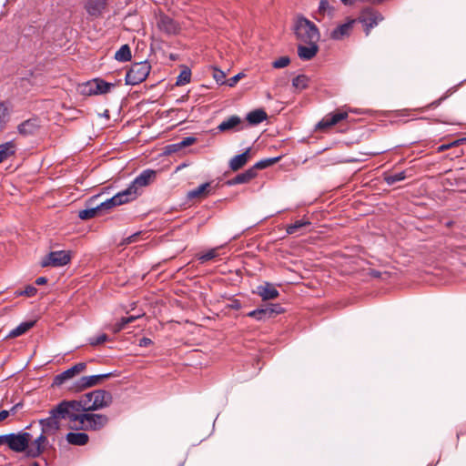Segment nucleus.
I'll return each mask as SVG.
<instances>
[{
  "label": "nucleus",
  "instance_id": "f257e3e1",
  "mask_svg": "<svg viewBox=\"0 0 466 466\" xmlns=\"http://www.w3.org/2000/svg\"><path fill=\"white\" fill-rule=\"evenodd\" d=\"M62 419L68 420L70 421V413L68 410H66V408L64 406V403L60 402L49 411V416L47 418L41 419L39 420V424L44 435H55L61 427L60 420Z\"/></svg>",
  "mask_w": 466,
  "mask_h": 466
},
{
  "label": "nucleus",
  "instance_id": "f03ea898",
  "mask_svg": "<svg viewBox=\"0 0 466 466\" xmlns=\"http://www.w3.org/2000/svg\"><path fill=\"white\" fill-rule=\"evenodd\" d=\"M293 30L296 38L303 44L318 43L319 33L317 25L305 17H298L294 23Z\"/></svg>",
  "mask_w": 466,
  "mask_h": 466
},
{
  "label": "nucleus",
  "instance_id": "7ed1b4c3",
  "mask_svg": "<svg viewBox=\"0 0 466 466\" xmlns=\"http://www.w3.org/2000/svg\"><path fill=\"white\" fill-rule=\"evenodd\" d=\"M77 417L78 419L76 423H73L72 428L84 431H99L108 422V418L103 414L88 412Z\"/></svg>",
  "mask_w": 466,
  "mask_h": 466
},
{
  "label": "nucleus",
  "instance_id": "20e7f679",
  "mask_svg": "<svg viewBox=\"0 0 466 466\" xmlns=\"http://www.w3.org/2000/svg\"><path fill=\"white\" fill-rule=\"evenodd\" d=\"M93 399L90 397V392L85 394L78 400H63L64 406L70 413V422L76 423L79 415L88 413L94 410L91 408Z\"/></svg>",
  "mask_w": 466,
  "mask_h": 466
},
{
  "label": "nucleus",
  "instance_id": "39448f33",
  "mask_svg": "<svg viewBox=\"0 0 466 466\" xmlns=\"http://www.w3.org/2000/svg\"><path fill=\"white\" fill-rule=\"evenodd\" d=\"M151 70L147 61L134 63L126 75V83L136 86L146 80Z\"/></svg>",
  "mask_w": 466,
  "mask_h": 466
},
{
  "label": "nucleus",
  "instance_id": "423d86ee",
  "mask_svg": "<svg viewBox=\"0 0 466 466\" xmlns=\"http://www.w3.org/2000/svg\"><path fill=\"white\" fill-rule=\"evenodd\" d=\"M31 438L32 436L28 432L10 433L5 435V444L15 452L27 451Z\"/></svg>",
  "mask_w": 466,
  "mask_h": 466
},
{
  "label": "nucleus",
  "instance_id": "0eeeda50",
  "mask_svg": "<svg viewBox=\"0 0 466 466\" xmlns=\"http://www.w3.org/2000/svg\"><path fill=\"white\" fill-rule=\"evenodd\" d=\"M70 253L66 250L50 252L41 262L42 267H62L69 263Z\"/></svg>",
  "mask_w": 466,
  "mask_h": 466
},
{
  "label": "nucleus",
  "instance_id": "6e6552de",
  "mask_svg": "<svg viewBox=\"0 0 466 466\" xmlns=\"http://www.w3.org/2000/svg\"><path fill=\"white\" fill-rule=\"evenodd\" d=\"M282 311L283 309L280 305L269 304L264 308H259L248 312L247 316L261 321L273 318L276 315L280 314Z\"/></svg>",
  "mask_w": 466,
  "mask_h": 466
},
{
  "label": "nucleus",
  "instance_id": "1a4fd4ad",
  "mask_svg": "<svg viewBox=\"0 0 466 466\" xmlns=\"http://www.w3.org/2000/svg\"><path fill=\"white\" fill-rule=\"evenodd\" d=\"M90 397L93 399L91 408L94 410L106 408L112 402V395L104 390H96L90 392Z\"/></svg>",
  "mask_w": 466,
  "mask_h": 466
},
{
  "label": "nucleus",
  "instance_id": "9d476101",
  "mask_svg": "<svg viewBox=\"0 0 466 466\" xmlns=\"http://www.w3.org/2000/svg\"><path fill=\"white\" fill-rule=\"evenodd\" d=\"M86 368V363L79 362L74 365L73 367L67 369L66 370L63 371L62 373L56 375L54 379V384L56 386H60L64 384L68 380H71L72 378L76 377L82 371H84Z\"/></svg>",
  "mask_w": 466,
  "mask_h": 466
},
{
  "label": "nucleus",
  "instance_id": "9b49d317",
  "mask_svg": "<svg viewBox=\"0 0 466 466\" xmlns=\"http://www.w3.org/2000/svg\"><path fill=\"white\" fill-rule=\"evenodd\" d=\"M360 20L366 27V35H369L370 28L377 25L378 23L382 20V16L373 9L367 8L361 12Z\"/></svg>",
  "mask_w": 466,
  "mask_h": 466
},
{
  "label": "nucleus",
  "instance_id": "f8f14e48",
  "mask_svg": "<svg viewBox=\"0 0 466 466\" xmlns=\"http://www.w3.org/2000/svg\"><path fill=\"white\" fill-rule=\"evenodd\" d=\"M46 435L43 432L31 443H28L27 456L35 458L38 457L46 448L48 444Z\"/></svg>",
  "mask_w": 466,
  "mask_h": 466
},
{
  "label": "nucleus",
  "instance_id": "ddd939ff",
  "mask_svg": "<svg viewBox=\"0 0 466 466\" xmlns=\"http://www.w3.org/2000/svg\"><path fill=\"white\" fill-rule=\"evenodd\" d=\"M114 376L115 374L113 372L100 375L84 376L77 382V389L79 390H83L85 389L99 384L104 379H108Z\"/></svg>",
  "mask_w": 466,
  "mask_h": 466
},
{
  "label": "nucleus",
  "instance_id": "4468645a",
  "mask_svg": "<svg viewBox=\"0 0 466 466\" xmlns=\"http://www.w3.org/2000/svg\"><path fill=\"white\" fill-rule=\"evenodd\" d=\"M107 5L106 0H86L85 9L92 17L102 15Z\"/></svg>",
  "mask_w": 466,
  "mask_h": 466
},
{
  "label": "nucleus",
  "instance_id": "2eb2a0df",
  "mask_svg": "<svg viewBox=\"0 0 466 466\" xmlns=\"http://www.w3.org/2000/svg\"><path fill=\"white\" fill-rule=\"evenodd\" d=\"M156 177V171L146 169L142 171L133 181V187L142 193V188L148 186Z\"/></svg>",
  "mask_w": 466,
  "mask_h": 466
},
{
  "label": "nucleus",
  "instance_id": "dca6fc26",
  "mask_svg": "<svg viewBox=\"0 0 466 466\" xmlns=\"http://www.w3.org/2000/svg\"><path fill=\"white\" fill-rule=\"evenodd\" d=\"M40 127L39 120L37 118H29L17 127V131L22 136H31L37 132Z\"/></svg>",
  "mask_w": 466,
  "mask_h": 466
},
{
  "label": "nucleus",
  "instance_id": "f3484780",
  "mask_svg": "<svg viewBox=\"0 0 466 466\" xmlns=\"http://www.w3.org/2000/svg\"><path fill=\"white\" fill-rule=\"evenodd\" d=\"M140 195L141 192L133 187L131 182L126 189L116 193V198H118L119 202L123 205L137 199Z\"/></svg>",
  "mask_w": 466,
  "mask_h": 466
},
{
  "label": "nucleus",
  "instance_id": "a211bd4d",
  "mask_svg": "<svg viewBox=\"0 0 466 466\" xmlns=\"http://www.w3.org/2000/svg\"><path fill=\"white\" fill-rule=\"evenodd\" d=\"M319 51L318 43L304 44L301 43L298 46V55L302 60H310Z\"/></svg>",
  "mask_w": 466,
  "mask_h": 466
},
{
  "label": "nucleus",
  "instance_id": "6ab92c4d",
  "mask_svg": "<svg viewBox=\"0 0 466 466\" xmlns=\"http://www.w3.org/2000/svg\"><path fill=\"white\" fill-rule=\"evenodd\" d=\"M257 294L262 299V300L274 299L279 295L278 289L270 283L259 285L257 288Z\"/></svg>",
  "mask_w": 466,
  "mask_h": 466
},
{
  "label": "nucleus",
  "instance_id": "aec40b11",
  "mask_svg": "<svg viewBox=\"0 0 466 466\" xmlns=\"http://www.w3.org/2000/svg\"><path fill=\"white\" fill-rule=\"evenodd\" d=\"M347 116L348 113L341 110L328 114L322 118V130L338 124L341 120L347 118Z\"/></svg>",
  "mask_w": 466,
  "mask_h": 466
},
{
  "label": "nucleus",
  "instance_id": "412c9836",
  "mask_svg": "<svg viewBox=\"0 0 466 466\" xmlns=\"http://www.w3.org/2000/svg\"><path fill=\"white\" fill-rule=\"evenodd\" d=\"M158 28L167 34H176L178 27L175 21L167 15H160L157 19Z\"/></svg>",
  "mask_w": 466,
  "mask_h": 466
},
{
  "label": "nucleus",
  "instance_id": "4be33fe9",
  "mask_svg": "<svg viewBox=\"0 0 466 466\" xmlns=\"http://www.w3.org/2000/svg\"><path fill=\"white\" fill-rule=\"evenodd\" d=\"M250 147L247 148L242 154L233 157L229 161V167L232 171H238L243 167L250 158Z\"/></svg>",
  "mask_w": 466,
  "mask_h": 466
},
{
  "label": "nucleus",
  "instance_id": "5701e85b",
  "mask_svg": "<svg viewBox=\"0 0 466 466\" xmlns=\"http://www.w3.org/2000/svg\"><path fill=\"white\" fill-rule=\"evenodd\" d=\"M257 177V172L254 168L250 167L247 169L246 171L237 175L235 177H233L231 180L228 182V185H238V184H244L249 182L251 179Z\"/></svg>",
  "mask_w": 466,
  "mask_h": 466
},
{
  "label": "nucleus",
  "instance_id": "b1692460",
  "mask_svg": "<svg viewBox=\"0 0 466 466\" xmlns=\"http://www.w3.org/2000/svg\"><path fill=\"white\" fill-rule=\"evenodd\" d=\"M210 188H211V185L209 182L201 184L197 188L188 191L187 194V198L188 199L204 198L209 195Z\"/></svg>",
  "mask_w": 466,
  "mask_h": 466
},
{
  "label": "nucleus",
  "instance_id": "393cba45",
  "mask_svg": "<svg viewBox=\"0 0 466 466\" xmlns=\"http://www.w3.org/2000/svg\"><path fill=\"white\" fill-rule=\"evenodd\" d=\"M66 440L71 445L83 446L88 442L89 437L84 432H68Z\"/></svg>",
  "mask_w": 466,
  "mask_h": 466
},
{
  "label": "nucleus",
  "instance_id": "a878e982",
  "mask_svg": "<svg viewBox=\"0 0 466 466\" xmlns=\"http://www.w3.org/2000/svg\"><path fill=\"white\" fill-rule=\"evenodd\" d=\"M241 123V118L238 116H231L228 119L222 121L218 129L221 132L228 131L235 128Z\"/></svg>",
  "mask_w": 466,
  "mask_h": 466
},
{
  "label": "nucleus",
  "instance_id": "bb28decb",
  "mask_svg": "<svg viewBox=\"0 0 466 466\" xmlns=\"http://www.w3.org/2000/svg\"><path fill=\"white\" fill-rule=\"evenodd\" d=\"M267 116L263 109H256L247 115V120L250 125H258L267 119Z\"/></svg>",
  "mask_w": 466,
  "mask_h": 466
},
{
  "label": "nucleus",
  "instance_id": "cd10ccee",
  "mask_svg": "<svg viewBox=\"0 0 466 466\" xmlns=\"http://www.w3.org/2000/svg\"><path fill=\"white\" fill-rule=\"evenodd\" d=\"M15 145L13 141L5 142L0 145V163L14 155Z\"/></svg>",
  "mask_w": 466,
  "mask_h": 466
},
{
  "label": "nucleus",
  "instance_id": "c85d7f7f",
  "mask_svg": "<svg viewBox=\"0 0 466 466\" xmlns=\"http://www.w3.org/2000/svg\"><path fill=\"white\" fill-rule=\"evenodd\" d=\"M34 325H35V321L22 322L15 329H12L9 332V334L7 335V338L19 337V336L25 334L26 331H28Z\"/></svg>",
  "mask_w": 466,
  "mask_h": 466
},
{
  "label": "nucleus",
  "instance_id": "c756f323",
  "mask_svg": "<svg viewBox=\"0 0 466 466\" xmlns=\"http://www.w3.org/2000/svg\"><path fill=\"white\" fill-rule=\"evenodd\" d=\"M79 92L84 96L98 95L96 79L79 86Z\"/></svg>",
  "mask_w": 466,
  "mask_h": 466
},
{
  "label": "nucleus",
  "instance_id": "7c9ffc66",
  "mask_svg": "<svg viewBox=\"0 0 466 466\" xmlns=\"http://www.w3.org/2000/svg\"><path fill=\"white\" fill-rule=\"evenodd\" d=\"M308 225H309V221L299 219L289 225L286 231L289 235H299L301 233L300 230Z\"/></svg>",
  "mask_w": 466,
  "mask_h": 466
},
{
  "label": "nucleus",
  "instance_id": "2f4dec72",
  "mask_svg": "<svg viewBox=\"0 0 466 466\" xmlns=\"http://www.w3.org/2000/svg\"><path fill=\"white\" fill-rule=\"evenodd\" d=\"M196 142V138L193 137H183L181 139V141L177 142V143H175V144H172L170 145L168 147H169V152H176V151H178L184 147H187L188 146H191L193 145L194 143Z\"/></svg>",
  "mask_w": 466,
  "mask_h": 466
},
{
  "label": "nucleus",
  "instance_id": "473e14b6",
  "mask_svg": "<svg viewBox=\"0 0 466 466\" xmlns=\"http://www.w3.org/2000/svg\"><path fill=\"white\" fill-rule=\"evenodd\" d=\"M352 22L346 23L344 25H341L340 26L337 27L332 33L331 37L334 39H340L344 35H349L350 31L352 28Z\"/></svg>",
  "mask_w": 466,
  "mask_h": 466
},
{
  "label": "nucleus",
  "instance_id": "72a5a7b5",
  "mask_svg": "<svg viewBox=\"0 0 466 466\" xmlns=\"http://www.w3.org/2000/svg\"><path fill=\"white\" fill-rule=\"evenodd\" d=\"M115 58L120 62H127L131 59V50L127 45H123L115 54Z\"/></svg>",
  "mask_w": 466,
  "mask_h": 466
},
{
  "label": "nucleus",
  "instance_id": "f704fd0d",
  "mask_svg": "<svg viewBox=\"0 0 466 466\" xmlns=\"http://www.w3.org/2000/svg\"><path fill=\"white\" fill-rule=\"evenodd\" d=\"M137 318H138L137 316H130V317H127V318H122L119 321H117L116 324H114L112 326L113 332H115V333L119 332L120 330L124 329L128 323L133 322Z\"/></svg>",
  "mask_w": 466,
  "mask_h": 466
},
{
  "label": "nucleus",
  "instance_id": "c9c22d12",
  "mask_svg": "<svg viewBox=\"0 0 466 466\" xmlns=\"http://www.w3.org/2000/svg\"><path fill=\"white\" fill-rule=\"evenodd\" d=\"M9 119V109L4 102H0V132L5 128Z\"/></svg>",
  "mask_w": 466,
  "mask_h": 466
},
{
  "label": "nucleus",
  "instance_id": "e433bc0d",
  "mask_svg": "<svg viewBox=\"0 0 466 466\" xmlns=\"http://www.w3.org/2000/svg\"><path fill=\"white\" fill-rule=\"evenodd\" d=\"M406 178L405 171H400L395 174L385 175L384 180L390 186L394 185L399 181H402Z\"/></svg>",
  "mask_w": 466,
  "mask_h": 466
},
{
  "label": "nucleus",
  "instance_id": "4c0bfd02",
  "mask_svg": "<svg viewBox=\"0 0 466 466\" xmlns=\"http://www.w3.org/2000/svg\"><path fill=\"white\" fill-rule=\"evenodd\" d=\"M309 79L305 75H299L292 80V86L297 90H302L308 86Z\"/></svg>",
  "mask_w": 466,
  "mask_h": 466
},
{
  "label": "nucleus",
  "instance_id": "58836bf2",
  "mask_svg": "<svg viewBox=\"0 0 466 466\" xmlns=\"http://www.w3.org/2000/svg\"><path fill=\"white\" fill-rule=\"evenodd\" d=\"M279 158H280L279 157H277L262 159V160L257 162L252 167V168H254L255 171L257 172V170H258V169H264V168L277 163L279 160Z\"/></svg>",
  "mask_w": 466,
  "mask_h": 466
},
{
  "label": "nucleus",
  "instance_id": "ea45409f",
  "mask_svg": "<svg viewBox=\"0 0 466 466\" xmlns=\"http://www.w3.org/2000/svg\"><path fill=\"white\" fill-rule=\"evenodd\" d=\"M191 72L188 69H184L180 72L178 76L177 77L176 85L177 86H184L190 82Z\"/></svg>",
  "mask_w": 466,
  "mask_h": 466
},
{
  "label": "nucleus",
  "instance_id": "a19ab883",
  "mask_svg": "<svg viewBox=\"0 0 466 466\" xmlns=\"http://www.w3.org/2000/svg\"><path fill=\"white\" fill-rule=\"evenodd\" d=\"M120 205H121V203L119 202V199H118V198H116V194L111 198L106 199V201H104L103 203L98 205L97 207L99 208V210H102V209H109V208H112L113 207L120 206Z\"/></svg>",
  "mask_w": 466,
  "mask_h": 466
},
{
  "label": "nucleus",
  "instance_id": "79ce46f5",
  "mask_svg": "<svg viewBox=\"0 0 466 466\" xmlns=\"http://www.w3.org/2000/svg\"><path fill=\"white\" fill-rule=\"evenodd\" d=\"M99 208L98 207H96V208H88V209H84V210H80L79 213H78V217L81 218V219H89V218H92L96 216V214L99 212Z\"/></svg>",
  "mask_w": 466,
  "mask_h": 466
},
{
  "label": "nucleus",
  "instance_id": "37998d69",
  "mask_svg": "<svg viewBox=\"0 0 466 466\" xmlns=\"http://www.w3.org/2000/svg\"><path fill=\"white\" fill-rule=\"evenodd\" d=\"M217 256H218V249L212 248L203 254L198 255V258L201 262H206V261L213 259Z\"/></svg>",
  "mask_w": 466,
  "mask_h": 466
},
{
  "label": "nucleus",
  "instance_id": "c03bdc74",
  "mask_svg": "<svg viewBox=\"0 0 466 466\" xmlns=\"http://www.w3.org/2000/svg\"><path fill=\"white\" fill-rule=\"evenodd\" d=\"M96 82L97 83V94H106L107 93L111 87L112 84H109L107 82H105L103 80L96 79Z\"/></svg>",
  "mask_w": 466,
  "mask_h": 466
},
{
  "label": "nucleus",
  "instance_id": "a18cd8bd",
  "mask_svg": "<svg viewBox=\"0 0 466 466\" xmlns=\"http://www.w3.org/2000/svg\"><path fill=\"white\" fill-rule=\"evenodd\" d=\"M108 339V337L106 334H100L96 337H92L88 339L89 341V344L92 345V346H97V345H100V344H103L104 342H106V340Z\"/></svg>",
  "mask_w": 466,
  "mask_h": 466
},
{
  "label": "nucleus",
  "instance_id": "49530a36",
  "mask_svg": "<svg viewBox=\"0 0 466 466\" xmlns=\"http://www.w3.org/2000/svg\"><path fill=\"white\" fill-rule=\"evenodd\" d=\"M289 63L290 59L289 56H281L272 63V66L274 68H283L286 67Z\"/></svg>",
  "mask_w": 466,
  "mask_h": 466
},
{
  "label": "nucleus",
  "instance_id": "de8ad7c7",
  "mask_svg": "<svg viewBox=\"0 0 466 466\" xmlns=\"http://www.w3.org/2000/svg\"><path fill=\"white\" fill-rule=\"evenodd\" d=\"M37 289L34 286H27L24 290H19L15 292L16 296H26L33 297L36 294Z\"/></svg>",
  "mask_w": 466,
  "mask_h": 466
},
{
  "label": "nucleus",
  "instance_id": "09e8293b",
  "mask_svg": "<svg viewBox=\"0 0 466 466\" xmlns=\"http://www.w3.org/2000/svg\"><path fill=\"white\" fill-rule=\"evenodd\" d=\"M213 77L216 80V82L219 85H223L226 83V81H225L226 75L220 69L213 68Z\"/></svg>",
  "mask_w": 466,
  "mask_h": 466
},
{
  "label": "nucleus",
  "instance_id": "8fccbe9b",
  "mask_svg": "<svg viewBox=\"0 0 466 466\" xmlns=\"http://www.w3.org/2000/svg\"><path fill=\"white\" fill-rule=\"evenodd\" d=\"M244 76V75L242 73H239V74H237L236 76L230 77L229 79L227 80L226 84L230 86V87H233L236 86V84Z\"/></svg>",
  "mask_w": 466,
  "mask_h": 466
},
{
  "label": "nucleus",
  "instance_id": "3c124183",
  "mask_svg": "<svg viewBox=\"0 0 466 466\" xmlns=\"http://www.w3.org/2000/svg\"><path fill=\"white\" fill-rule=\"evenodd\" d=\"M152 344V340L148 338H142L139 339L140 347H147Z\"/></svg>",
  "mask_w": 466,
  "mask_h": 466
},
{
  "label": "nucleus",
  "instance_id": "603ef678",
  "mask_svg": "<svg viewBox=\"0 0 466 466\" xmlns=\"http://www.w3.org/2000/svg\"><path fill=\"white\" fill-rule=\"evenodd\" d=\"M47 282V279L46 277H39L35 279L36 285H44Z\"/></svg>",
  "mask_w": 466,
  "mask_h": 466
},
{
  "label": "nucleus",
  "instance_id": "864d4df0",
  "mask_svg": "<svg viewBox=\"0 0 466 466\" xmlns=\"http://www.w3.org/2000/svg\"><path fill=\"white\" fill-rule=\"evenodd\" d=\"M8 416H9L8 410H1L0 411V421H3L4 420H5Z\"/></svg>",
  "mask_w": 466,
  "mask_h": 466
},
{
  "label": "nucleus",
  "instance_id": "5fc2aeb1",
  "mask_svg": "<svg viewBox=\"0 0 466 466\" xmlns=\"http://www.w3.org/2000/svg\"><path fill=\"white\" fill-rule=\"evenodd\" d=\"M451 145H442L440 147V150L442 151V150H445V149H448L451 147Z\"/></svg>",
  "mask_w": 466,
  "mask_h": 466
},
{
  "label": "nucleus",
  "instance_id": "6e6d98bb",
  "mask_svg": "<svg viewBox=\"0 0 466 466\" xmlns=\"http://www.w3.org/2000/svg\"><path fill=\"white\" fill-rule=\"evenodd\" d=\"M341 2H342L344 5H352L353 0H341Z\"/></svg>",
  "mask_w": 466,
  "mask_h": 466
},
{
  "label": "nucleus",
  "instance_id": "4d7b16f0",
  "mask_svg": "<svg viewBox=\"0 0 466 466\" xmlns=\"http://www.w3.org/2000/svg\"><path fill=\"white\" fill-rule=\"evenodd\" d=\"M327 2L322 0V4H321V6H322V13L326 10V6H327Z\"/></svg>",
  "mask_w": 466,
  "mask_h": 466
},
{
  "label": "nucleus",
  "instance_id": "13d9d810",
  "mask_svg": "<svg viewBox=\"0 0 466 466\" xmlns=\"http://www.w3.org/2000/svg\"><path fill=\"white\" fill-rule=\"evenodd\" d=\"M5 444V435H0V446Z\"/></svg>",
  "mask_w": 466,
  "mask_h": 466
},
{
  "label": "nucleus",
  "instance_id": "bf43d9fd",
  "mask_svg": "<svg viewBox=\"0 0 466 466\" xmlns=\"http://www.w3.org/2000/svg\"><path fill=\"white\" fill-rule=\"evenodd\" d=\"M315 127H316L317 129L320 128V121L318 122Z\"/></svg>",
  "mask_w": 466,
  "mask_h": 466
},
{
  "label": "nucleus",
  "instance_id": "052dcab7",
  "mask_svg": "<svg viewBox=\"0 0 466 466\" xmlns=\"http://www.w3.org/2000/svg\"><path fill=\"white\" fill-rule=\"evenodd\" d=\"M30 466H39L37 462H33Z\"/></svg>",
  "mask_w": 466,
  "mask_h": 466
},
{
  "label": "nucleus",
  "instance_id": "680f3d73",
  "mask_svg": "<svg viewBox=\"0 0 466 466\" xmlns=\"http://www.w3.org/2000/svg\"><path fill=\"white\" fill-rule=\"evenodd\" d=\"M17 406H18V405H16V406H15V407H13V408H12V410H15V408H16Z\"/></svg>",
  "mask_w": 466,
  "mask_h": 466
}]
</instances>
